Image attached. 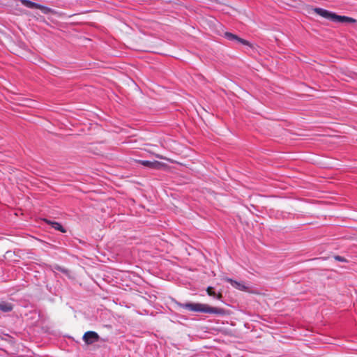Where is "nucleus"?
<instances>
[{"mask_svg": "<svg viewBox=\"0 0 357 357\" xmlns=\"http://www.w3.org/2000/svg\"><path fill=\"white\" fill-rule=\"evenodd\" d=\"M139 162L145 166L151 169H159L162 164L158 161H149V160H139Z\"/></svg>", "mask_w": 357, "mask_h": 357, "instance_id": "8", "label": "nucleus"}, {"mask_svg": "<svg viewBox=\"0 0 357 357\" xmlns=\"http://www.w3.org/2000/svg\"><path fill=\"white\" fill-rule=\"evenodd\" d=\"M335 259L338 261L345 262L347 261V259L341 256H335Z\"/></svg>", "mask_w": 357, "mask_h": 357, "instance_id": "12", "label": "nucleus"}, {"mask_svg": "<svg viewBox=\"0 0 357 357\" xmlns=\"http://www.w3.org/2000/svg\"><path fill=\"white\" fill-rule=\"evenodd\" d=\"M13 309V304L6 301L0 302V310L3 312H8L12 311Z\"/></svg>", "mask_w": 357, "mask_h": 357, "instance_id": "9", "label": "nucleus"}, {"mask_svg": "<svg viewBox=\"0 0 357 357\" xmlns=\"http://www.w3.org/2000/svg\"><path fill=\"white\" fill-rule=\"evenodd\" d=\"M47 223L51 225L52 228H54L56 230H58L62 233H66V229L59 222H53V221H47Z\"/></svg>", "mask_w": 357, "mask_h": 357, "instance_id": "10", "label": "nucleus"}, {"mask_svg": "<svg viewBox=\"0 0 357 357\" xmlns=\"http://www.w3.org/2000/svg\"><path fill=\"white\" fill-rule=\"evenodd\" d=\"M206 291L208 293V294L209 296H213V297H215L216 296V294L215 291H213V288L211 287H208L206 289Z\"/></svg>", "mask_w": 357, "mask_h": 357, "instance_id": "11", "label": "nucleus"}, {"mask_svg": "<svg viewBox=\"0 0 357 357\" xmlns=\"http://www.w3.org/2000/svg\"><path fill=\"white\" fill-rule=\"evenodd\" d=\"M314 10L319 15L333 22V16L335 15L334 13L330 12L321 8H315Z\"/></svg>", "mask_w": 357, "mask_h": 357, "instance_id": "5", "label": "nucleus"}, {"mask_svg": "<svg viewBox=\"0 0 357 357\" xmlns=\"http://www.w3.org/2000/svg\"><path fill=\"white\" fill-rule=\"evenodd\" d=\"M21 3L26 7L29 8L40 9L43 13L48 14L52 12V9L43 5L32 2L29 0H20Z\"/></svg>", "mask_w": 357, "mask_h": 357, "instance_id": "2", "label": "nucleus"}, {"mask_svg": "<svg viewBox=\"0 0 357 357\" xmlns=\"http://www.w3.org/2000/svg\"><path fill=\"white\" fill-rule=\"evenodd\" d=\"M56 269H57V270H59V271H64V270H63V269H62V268H60V267H57V268H56Z\"/></svg>", "mask_w": 357, "mask_h": 357, "instance_id": "13", "label": "nucleus"}, {"mask_svg": "<svg viewBox=\"0 0 357 357\" xmlns=\"http://www.w3.org/2000/svg\"><path fill=\"white\" fill-rule=\"evenodd\" d=\"M225 37L229 40H235L238 43H240L243 45H250V43L248 40H244L243 38H239L238 36L235 35V34H233L231 33H229V32H226L225 33Z\"/></svg>", "mask_w": 357, "mask_h": 357, "instance_id": "6", "label": "nucleus"}, {"mask_svg": "<svg viewBox=\"0 0 357 357\" xmlns=\"http://www.w3.org/2000/svg\"><path fill=\"white\" fill-rule=\"evenodd\" d=\"M178 305L183 309L188 310L192 312H202L207 314H215L219 315H223L225 314V310L220 307H212L208 304L199 303H178Z\"/></svg>", "mask_w": 357, "mask_h": 357, "instance_id": "1", "label": "nucleus"}, {"mask_svg": "<svg viewBox=\"0 0 357 357\" xmlns=\"http://www.w3.org/2000/svg\"><path fill=\"white\" fill-rule=\"evenodd\" d=\"M220 297H221V295H220V294H219V295H218V298H220Z\"/></svg>", "mask_w": 357, "mask_h": 357, "instance_id": "15", "label": "nucleus"}, {"mask_svg": "<svg viewBox=\"0 0 357 357\" xmlns=\"http://www.w3.org/2000/svg\"><path fill=\"white\" fill-rule=\"evenodd\" d=\"M157 157H158V158H162V157H161V156H160V155H157Z\"/></svg>", "mask_w": 357, "mask_h": 357, "instance_id": "14", "label": "nucleus"}, {"mask_svg": "<svg viewBox=\"0 0 357 357\" xmlns=\"http://www.w3.org/2000/svg\"><path fill=\"white\" fill-rule=\"evenodd\" d=\"M333 22L338 23H353L355 22L356 20L354 18L347 16L338 15L335 13Z\"/></svg>", "mask_w": 357, "mask_h": 357, "instance_id": "7", "label": "nucleus"}, {"mask_svg": "<svg viewBox=\"0 0 357 357\" xmlns=\"http://www.w3.org/2000/svg\"><path fill=\"white\" fill-rule=\"evenodd\" d=\"M98 338V335L93 331H88L85 333L83 336L84 341L88 344L93 343L95 341H97Z\"/></svg>", "mask_w": 357, "mask_h": 357, "instance_id": "3", "label": "nucleus"}, {"mask_svg": "<svg viewBox=\"0 0 357 357\" xmlns=\"http://www.w3.org/2000/svg\"><path fill=\"white\" fill-rule=\"evenodd\" d=\"M224 280L225 281L229 282L231 285L236 289L241 291H247L248 289V287H247L245 284H243L241 282L234 280L229 278H225Z\"/></svg>", "mask_w": 357, "mask_h": 357, "instance_id": "4", "label": "nucleus"}]
</instances>
